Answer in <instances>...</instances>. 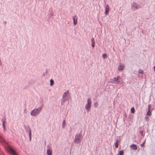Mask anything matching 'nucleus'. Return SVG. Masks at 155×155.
I'll list each match as a JSON object with an SVG mask.
<instances>
[{
  "mask_svg": "<svg viewBox=\"0 0 155 155\" xmlns=\"http://www.w3.org/2000/svg\"><path fill=\"white\" fill-rule=\"evenodd\" d=\"M43 108V105L37 108H35L31 111L30 114L32 116H36L38 115L41 110Z\"/></svg>",
  "mask_w": 155,
  "mask_h": 155,
  "instance_id": "nucleus-1",
  "label": "nucleus"
},
{
  "mask_svg": "<svg viewBox=\"0 0 155 155\" xmlns=\"http://www.w3.org/2000/svg\"><path fill=\"white\" fill-rule=\"evenodd\" d=\"M83 137L81 135V133L76 134L75 136L74 140V142L76 143H80Z\"/></svg>",
  "mask_w": 155,
  "mask_h": 155,
  "instance_id": "nucleus-2",
  "label": "nucleus"
},
{
  "mask_svg": "<svg viewBox=\"0 0 155 155\" xmlns=\"http://www.w3.org/2000/svg\"><path fill=\"white\" fill-rule=\"evenodd\" d=\"M87 104L85 106V108L87 112H89L91 108V99L89 98L87 101Z\"/></svg>",
  "mask_w": 155,
  "mask_h": 155,
  "instance_id": "nucleus-3",
  "label": "nucleus"
},
{
  "mask_svg": "<svg viewBox=\"0 0 155 155\" xmlns=\"http://www.w3.org/2000/svg\"><path fill=\"white\" fill-rule=\"evenodd\" d=\"M25 130L26 132L28 133L29 135L30 140H31V130L29 126H26L25 127Z\"/></svg>",
  "mask_w": 155,
  "mask_h": 155,
  "instance_id": "nucleus-4",
  "label": "nucleus"
},
{
  "mask_svg": "<svg viewBox=\"0 0 155 155\" xmlns=\"http://www.w3.org/2000/svg\"><path fill=\"white\" fill-rule=\"evenodd\" d=\"M140 8V6L135 2H133L132 4L131 8L133 10H135L136 9H138Z\"/></svg>",
  "mask_w": 155,
  "mask_h": 155,
  "instance_id": "nucleus-5",
  "label": "nucleus"
},
{
  "mask_svg": "<svg viewBox=\"0 0 155 155\" xmlns=\"http://www.w3.org/2000/svg\"><path fill=\"white\" fill-rule=\"evenodd\" d=\"M120 78V76H117V78H114L111 79L112 83L114 84H119L120 83V81L119 79Z\"/></svg>",
  "mask_w": 155,
  "mask_h": 155,
  "instance_id": "nucleus-6",
  "label": "nucleus"
},
{
  "mask_svg": "<svg viewBox=\"0 0 155 155\" xmlns=\"http://www.w3.org/2000/svg\"><path fill=\"white\" fill-rule=\"evenodd\" d=\"M124 65L122 63H121L118 66L117 69L119 71H122L124 69Z\"/></svg>",
  "mask_w": 155,
  "mask_h": 155,
  "instance_id": "nucleus-7",
  "label": "nucleus"
},
{
  "mask_svg": "<svg viewBox=\"0 0 155 155\" xmlns=\"http://www.w3.org/2000/svg\"><path fill=\"white\" fill-rule=\"evenodd\" d=\"M150 105H149L148 106V111L147 113V115L148 116H150L151 114V110H150Z\"/></svg>",
  "mask_w": 155,
  "mask_h": 155,
  "instance_id": "nucleus-8",
  "label": "nucleus"
},
{
  "mask_svg": "<svg viewBox=\"0 0 155 155\" xmlns=\"http://www.w3.org/2000/svg\"><path fill=\"white\" fill-rule=\"evenodd\" d=\"M69 91L68 90L66 92H64L63 95V97H66L67 98H68V94H69Z\"/></svg>",
  "mask_w": 155,
  "mask_h": 155,
  "instance_id": "nucleus-9",
  "label": "nucleus"
},
{
  "mask_svg": "<svg viewBox=\"0 0 155 155\" xmlns=\"http://www.w3.org/2000/svg\"><path fill=\"white\" fill-rule=\"evenodd\" d=\"M68 99V98L62 97L61 100V105H63L64 102L67 101Z\"/></svg>",
  "mask_w": 155,
  "mask_h": 155,
  "instance_id": "nucleus-10",
  "label": "nucleus"
},
{
  "mask_svg": "<svg viewBox=\"0 0 155 155\" xmlns=\"http://www.w3.org/2000/svg\"><path fill=\"white\" fill-rule=\"evenodd\" d=\"M73 23L74 25H76L77 23V17L76 16V15H75L73 18Z\"/></svg>",
  "mask_w": 155,
  "mask_h": 155,
  "instance_id": "nucleus-11",
  "label": "nucleus"
},
{
  "mask_svg": "<svg viewBox=\"0 0 155 155\" xmlns=\"http://www.w3.org/2000/svg\"><path fill=\"white\" fill-rule=\"evenodd\" d=\"M109 9V7L108 5H107L105 8V15H107V13L108 12Z\"/></svg>",
  "mask_w": 155,
  "mask_h": 155,
  "instance_id": "nucleus-12",
  "label": "nucleus"
},
{
  "mask_svg": "<svg viewBox=\"0 0 155 155\" xmlns=\"http://www.w3.org/2000/svg\"><path fill=\"white\" fill-rule=\"evenodd\" d=\"M130 147L134 150H136L137 149V145L134 144H133L130 145Z\"/></svg>",
  "mask_w": 155,
  "mask_h": 155,
  "instance_id": "nucleus-13",
  "label": "nucleus"
},
{
  "mask_svg": "<svg viewBox=\"0 0 155 155\" xmlns=\"http://www.w3.org/2000/svg\"><path fill=\"white\" fill-rule=\"evenodd\" d=\"M2 125L3 127V128L4 130H5V123L6 121V119L5 118L4 119V120L2 119Z\"/></svg>",
  "mask_w": 155,
  "mask_h": 155,
  "instance_id": "nucleus-14",
  "label": "nucleus"
},
{
  "mask_svg": "<svg viewBox=\"0 0 155 155\" xmlns=\"http://www.w3.org/2000/svg\"><path fill=\"white\" fill-rule=\"evenodd\" d=\"M46 152L48 154V155H51L52 154V151L49 149H47Z\"/></svg>",
  "mask_w": 155,
  "mask_h": 155,
  "instance_id": "nucleus-15",
  "label": "nucleus"
},
{
  "mask_svg": "<svg viewBox=\"0 0 155 155\" xmlns=\"http://www.w3.org/2000/svg\"><path fill=\"white\" fill-rule=\"evenodd\" d=\"M66 124V122L65 121V120H64L62 123V127L63 128H64Z\"/></svg>",
  "mask_w": 155,
  "mask_h": 155,
  "instance_id": "nucleus-16",
  "label": "nucleus"
},
{
  "mask_svg": "<svg viewBox=\"0 0 155 155\" xmlns=\"http://www.w3.org/2000/svg\"><path fill=\"white\" fill-rule=\"evenodd\" d=\"M118 140L117 139L116 140V142L115 143V147L116 148H117L118 147Z\"/></svg>",
  "mask_w": 155,
  "mask_h": 155,
  "instance_id": "nucleus-17",
  "label": "nucleus"
},
{
  "mask_svg": "<svg viewBox=\"0 0 155 155\" xmlns=\"http://www.w3.org/2000/svg\"><path fill=\"white\" fill-rule=\"evenodd\" d=\"M135 110L134 107H132L131 109V112L132 114H134L135 112Z\"/></svg>",
  "mask_w": 155,
  "mask_h": 155,
  "instance_id": "nucleus-18",
  "label": "nucleus"
},
{
  "mask_svg": "<svg viewBox=\"0 0 155 155\" xmlns=\"http://www.w3.org/2000/svg\"><path fill=\"white\" fill-rule=\"evenodd\" d=\"M124 152L123 150H122L121 151H120L119 152V155H124Z\"/></svg>",
  "mask_w": 155,
  "mask_h": 155,
  "instance_id": "nucleus-19",
  "label": "nucleus"
},
{
  "mask_svg": "<svg viewBox=\"0 0 155 155\" xmlns=\"http://www.w3.org/2000/svg\"><path fill=\"white\" fill-rule=\"evenodd\" d=\"M54 83V81L53 80L51 79L50 81V85L51 86Z\"/></svg>",
  "mask_w": 155,
  "mask_h": 155,
  "instance_id": "nucleus-20",
  "label": "nucleus"
},
{
  "mask_svg": "<svg viewBox=\"0 0 155 155\" xmlns=\"http://www.w3.org/2000/svg\"><path fill=\"white\" fill-rule=\"evenodd\" d=\"M107 55L106 54H104L102 55V57L103 59H105L106 58H107Z\"/></svg>",
  "mask_w": 155,
  "mask_h": 155,
  "instance_id": "nucleus-21",
  "label": "nucleus"
},
{
  "mask_svg": "<svg viewBox=\"0 0 155 155\" xmlns=\"http://www.w3.org/2000/svg\"><path fill=\"white\" fill-rule=\"evenodd\" d=\"M4 139L0 135V142H4Z\"/></svg>",
  "mask_w": 155,
  "mask_h": 155,
  "instance_id": "nucleus-22",
  "label": "nucleus"
},
{
  "mask_svg": "<svg viewBox=\"0 0 155 155\" xmlns=\"http://www.w3.org/2000/svg\"><path fill=\"white\" fill-rule=\"evenodd\" d=\"M140 133L141 135L142 136H144V134H143V131L142 130V131H140Z\"/></svg>",
  "mask_w": 155,
  "mask_h": 155,
  "instance_id": "nucleus-23",
  "label": "nucleus"
},
{
  "mask_svg": "<svg viewBox=\"0 0 155 155\" xmlns=\"http://www.w3.org/2000/svg\"><path fill=\"white\" fill-rule=\"evenodd\" d=\"M95 42H91V45L92 47L94 48V46Z\"/></svg>",
  "mask_w": 155,
  "mask_h": 155,
  "instance_id": "nucleus-24",
  "label": "nucleus"
},
{
  "mask_svg": "<svg viewBox=\"0 0 155 155\" xmlns=\"http://www.w3.org/2000/svg\"><path fill=\"white\" fill-rule=\"evenodd\" d=\"M98 105V103L97 102H96L94 104V107H97Z\"/></svg>",
  "mask_w": 155,
  "mask_h": 155,
  "instance_id": "nucleus-25",
  "label": "nucleus"
},
{
  "mask_svg": "<svg viewBox=\"0 0 155 155\" xmlns=\"http://www.w3.org/2000/svg\"><path fill=\"white\" fill-rule=\"evenodd\" d=\"M143 71L142 70H140L138 71L139 73L140 74H142L143 73Z\"/></svg>",
  "mask_w": 155,
  "mask_h": 155,
  "instance_id": "nucleus-26",
  "label": "nucleus"
},
{
  "mask_svg": "<svg viewBox=\"0 0 155 155\" xmlns=\"http://www.w3.org/2000/svg\"><path fill=\"white\" fill-rule=\"evenodd\" d=\"M145 141H144L143 142V143L142 144H141V147H143L144 146V144H145Z\"/></svg>",
  "mask_w": 155,
  "mask_h": 155,
  "instance_id": "nucleus-27",
  "label": "nucleus"
},
{
  "mask_svg": "<svg viewBox=\"0 0 155 155\" xmlns=\"http://www.w3.org/2000/svg\"><path fill=\"white\" fill-rule=\"evenodd\" d=\"M91 42H95L94 41V39L93 38H92L91 39Z\"/></svg>",
  "mask_w": 155,
  "mask_h": 155,
  "instance_id": "nucleus-28",
  "label": "nucleus"
},
{
  "mask_svg": "<svg viewBox=\"0 0 155 155\" xmlns=\"http://www.w3.org/2000/svg\"><path fill=\"white\" fill-rule=\"evenodd\" d=\"M153 68H154V71H155V66Z\"/></svg>",
  "mask_w": 155,
  "mask_h": 155,
  "instance_id": "nucleus-29",
  "label": "nucleus"
},
{
  "mask_svg": "<svg viewBox=\"0 0 155 155\" xmlns=\"http://www.w3.org/2000/svg\"><path fill=\"white\" fill-rule=\"evenodd\" d=\"M117 155H119L118 154H117Z\"/></svg>",
  "mask_w": 155,
  "mask_h": 155,
  "instance_id": "nucleus-30",
  "label": "nucleus"
}]
</instances>
